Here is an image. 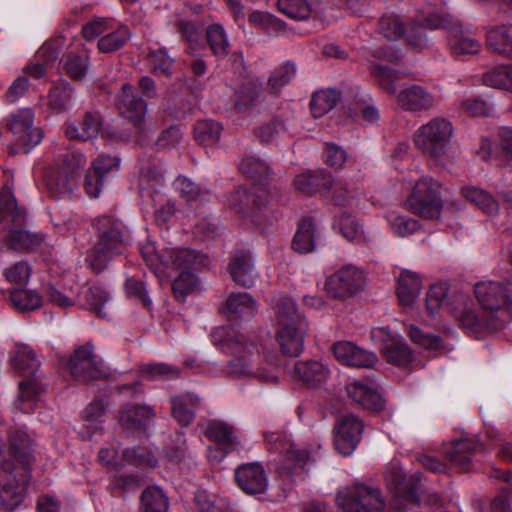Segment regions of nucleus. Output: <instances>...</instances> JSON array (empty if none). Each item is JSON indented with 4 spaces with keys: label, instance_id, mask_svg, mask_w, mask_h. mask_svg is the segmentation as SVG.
<instances>
[{
    "label": "nucleus",
    "instance_id": "e433bc0d",
    "mask_svg": "<svg viewBox=\"0 0 512 512\" xmlns=\"http://www.w3.org/2000/svg\"><path fill=\"white\" fill-rule=\"evenodd\" d=\"M421 290V279L410 270L400 272L397 281V296L403 306L414 303Z\"/></svg>",
    "mask_w": 512,
    "mask_h": 512
},
{
    "label": "nucleus",
    "instance_id": "b1692460",
    "mask_svg": "<svg viewBox=\"0 0 512 512\" xmlns=\"http://www.w3.org/2000/svg\"><path fill=\"white\" fill-rule=\"evenodd\" d=\"M228 272L232 280L245 288H251L257 279L253 258L248 251H236L232 254Z\"/></svg>",
    "mask_w": 512,
    "mask_h": 512
},
{
    "label": "nucleus",
    "instance_id": "6ab92c4d",
    "mask_svg": "<svg viewBox=\"0 0 512 512\" xmlns=\"http://www.w3.org/2000/svg\"><path fill=\"white\" fill-rule=\"evenodd\" d=\"M332 353L343 365L356 368H371L377 363L375 353L365 350L350 341H339L333 344Z\"/></svg>",
    "mask_w": 512,
    "mask_h": 512
},
{
    "label": "nucleus",
    "instance_id": "774afa93",
    "mask_svg": "<svg viewBox=\"0 0 512 512\" xmlns=\"http://www.w3.org/2000/svg\"><path fill=\"white\" fill-rule=\"evenodd\" d=\"M207 41L214 55L224 57L227 54L228 39L222 26L214 24L207 29Z\"/></svg>",
    "mask_w": 512,
    "mask_h": 512
},
{
    "label": "nucleus",
    "instance_id": "3c124183",
    "mask_svg": "<svg viewBox=\"0 0 512 512\" xmlns=\"http://www.w3.org/2000/svg\"><path fill=\"white\" fill-rule=\"evenodd\" d=\"M168 499L158 487H149L141 495V512H168Z\"/></svg>",
    "mask_w": 512,
    "mask_h": 512
},
{
    "label": "nucleus",
    "instance_id": "4d7b16f0",
    "mask_svg": "<svg viewBox=\"0 0 512 512\" xmlns=\"http://www.w3.org/2000/svg\"><path fill=\"white\" fill-rule=\"evenodd\" d=\"M315 0H278L277 5L281 13L296 20L309 17Z\"/></svg>",
    "mask_w": 512,
    "mask_h": 512
},
{
    "label": "nucleus",
    "instance_id": "680f3d73",
    "mask_svg": "<svg viewBox=\"0 0 512 512\" xmlns=\"http://www.w3.org/2000/svg\"><path fill=\"white\" fill-rule=\"evenodd\" d=\"M248 20L251 24L263 29L269 35H277L284 31L285 28L284 23L280 19L263 11H253L249 15Z\"/></svg>",
    "mask_w": 512,
    "mask_h": 512
},
{
    "label": "nucleus",
    "instance_id": "5fc2aeb1",
    "mask_svg": "<svg viewBox=\"0 0 512 512\" xmlns=\"http://www.w3.org/2000/svg\"><path fill=\"white\" fill-rule=\"evenodd\" d=\"M194 504L199 512H238L227 499L212 500L205 491H198L195 494Z\"/></svg>",
    "mask_w": 512,
    "mask_h": 512
},
{
    "label": "nucleus",
    "instance_id": "f3484780",
    "mask_svg": "<svg viewBox=\"0 0 512 512\" xmlns=\"http://www.w3.org/2000/svg\"><path fill=\"white\" fill-rule=\"evenodd\" d=\"M364 425L360 418L354 414L341 416L335 424L334 444L336 450L347 456L357 447Z\"/></svg>",
    "mask_w": 512,
    "mask_h": 512
},
{
    "label": "nucleus",
    "instance_id": "6e6d98bb",
    "mask_svg": "<svg viewBox=\"0 0 512 512\" xmlns=\"http://www.w3.org/2000/svg\"><path fill=\"white\" fill-rule=\"evenodd\" d=\"M10 301L18 311L38 309L42 303V296L34 290L15 289L10 293Z\"/></svg>",
    "mask_w": 512,
    "mask_h": 512
},
{
    "label": "nucleus",
    "instance_id": "8fccbe9b",
    "mask_svg": "<svg viewBox=\"0 0 512 512\" xmlns=\"http://www.w3.org/2000/svg\"><path fill=\"white\" fill-rule=\"evenodd\" d=\"M130 37L128 27L120 25L117 29L104 33L98 41V48L103 53H112L122 48Z\"/></svg>",
    "mask_w": 512,
    "mask_h": 512
},
{
    "label": "nucleus",
    "instance_id": "aec40b11",
    "mask_svg": "<svg viewBox=\"0 0 512 512\" xmlns=\"http://www.w3.org/2000/svg\"><path fill=\"white\" fill-rule=\"evenodd\" d=\"M235 481L249 495L263 494L268 488V476L260 463H246L235 470Z\"/></svg>",
    "mask_w": 512,
    "mask_h": 512
},
{
    "label": "nucleus",
    "instance_id": "052dcab7",
    "mask_svg": "<svg viewBox=\"0 0 512 512\" xmlns=\"http://www.w3.org/2000/svg\"><path fill=\"white\" fill-rule=\"evenodd\" d=\"M296 75V67L291 62H285L273 70L268 78V89L271 93L277 94Z\"/></svg>",
    "mask_w": 512,
    "mask_h": 512
},
{
    "label": "nucleus",
    "instance_id": "72a5a7b5",
    "mask_svg": "<svg viewBox=\"0 0 512 512\" xmlns=\"http://www.w3.org/2000/svg\"><path fill=\"white\" fill-rule=\"evenodd\" d=\"M262 82L258 78L246 80L235 93V107L240 112H246L256 106L262 97Z\"/></svg>",
    "mask_w": 512,
    "mask_h": 512
},
{
    "label": "nucleus",
    "instance_id": "7ed1b4c3",
    "mask_svg": "<svg viewBox=\"0 0 512 512\" xmlns=\"http://www.w3.org/2000/svg\"><path fill=\"white\" fill-rule=\"evenodd\" d=\"M275 315V338L280 351L287 356L297 357L304 350V338L308 323L296 307L295 302L287 296L280 295L273 299Z\"/></svg>",
    "mask_w": 512,
    "mask_h": 512
},
{
    "label": "nucleus",
    "instance_id": "4c0bfd02",
    "mask_svg": "<svg viewBox=\"0 0 512 512\" xmlns=\"http://www.w3.org/2000/svg\"><path fill=\"white\" fill-rule=\"evenodd\" d=\"M328 184H331V175L325 172H305L294 178L295 188L306 195H312L316 192L326 193Z\"/></svg>",
    "mask_w": 512,
    "mask_h": 512
},
{
    "label": "nucleus",
    "instance_id": "a211bd4d",
    "mask_svg": "<svg viewBox=\"0 0 512 512\" xmlns=\"http://www.w3.org/2000/svg\"><path fill=\"white\" fill-rule=\"evenodd\" d=\"M346 391L348 397L365 410L376 412L384 408L385 403L378 384L371 378L351 381L346 385Z\"/></svg>",
    "mask_w": 512,
    "mask_h": 512
},
{
    "label": "nucleus",
    "instance_id": "423d86ee",
    "mask_svg": "<svg viewBox=\"0 0 512 512\" xmlns=\"http://www.w3.org/2000/svg\"><path fill=\"white\" fill-rule=\"evenodd\" d=\"M453 136V124L447 118L435 117L415 131L413 142L425 157L439 163L446 157Z\"/></svg>",
    "mask_w": 512,
    "mask_h": 512
},
{
    "label": "nucleus",
    "instance_id": "58836bf2",
    "mask_svg": "<svg viewBox=\"0 0 512 512\" xmlns=\"http://www.w3.org/2000/svg\"><path fill=\"white\" fill-rule=\"evenodd\" d=\"M41 388L36 379H29L19 383V396L14 405L23 413H31L40 401Z\"/></svg>",
    "mask_w": 512,
    "mask_h": 512
},
{
    "label": "nucleus",
    "instance_id": "393cba45",
    "mask_svg": "<svg viewBox=\"0 0 512 512\" xmlns=\"http://www.w3.org/2000/svg\"><path fill=\"white\" fill-rule=\"evenodd\" d=\"M257 312L258 303L247 292H232L226 299L224 314L230 321L250 320Z\"/></svg>",
    "mask_w": 512,
    "mask_h": 512
},
{
    "label": "nucleus",
    "instance_id": "603ef678",
    "mask_svg": "<svg viewBox=\"0 0 512 512\" xmlns=\"http://www.w3.org/2000/svg\"><path fill=\"white\" fill-rule=\"evenodd\" d=\"M164 183L162 170L157 163L142 164L139 186L142 191H157Z\"/></svg>",
    "mask_w": 512,
    "mask_h": 512
},
{
    "label": "nucleus",
    "instance_id": "7c9ffc66",
    "mask_svg": "<svg viewBox=\"0 0 512 512\" xmlns=\"http://www.w3.org/2000/svg\"><path fill=\"white\" fill-rule=\"evenodd\" d=\"M169 270H196L207 264V257L196 250L183 247L166 248Z\"/></svg>",
    "mask_w": 512,
    "mask_h": 512
},
{
    "label": "nucleus",
    "instance_id": "f704fd0d",
    "mask_svg": "<svg viewBox=\"0 0 512 512\" xmlns=\"http://www.w3.org/2000/svg\"><path fill=\"white\" fill-rule=\"evenodd\" d=\"M140 253L145 263L159 279L169 277V261L166 260V248L159 251L155 243L145 241L140 246Z\"/></svg>",
    "mask_w": 512,
    "mask_h": 512
},
{
    "label": "nucleus",
    "instance_id": "37998d69",
    "mask_svg": "<svg viewBox=\"0 0 512 512\" xmlns=\"http://www.w3.org/2000/svg\"><path fill=\"white\" fill-rule=\"evenodd\" d=\"M340 99V93L335 89H322L315 92L310 100V110L315 118H320L331 111Z\"/></svg>",
    "mask_w": 512,
    "mask_h": 512
},
{
    "label": "nucleus",
    "instance_id": "79ce46f5",
    "mask_svg": "<svg viewBox=\"0 0 512 512\" xmlns=\"http://www.w3.org/2000/svg\"><path fill=\"white\" fill-rule=\"evenodd\" d=\"M461 193L463 197L488 215L497 214L499 205L493 196L477 186H465Z\"/></svg>",
    "mask_w": 512,
    "mask_h": 512
},
{
    "label": "nucleus",
    "instance_id": "a19ab883",
    "mask_svg": "<svg viewBox=\"0 0 512 512\" xmlns=\"http://www.w3.org/2000/svg\"><path fill=\"white\" fill-rule=\"evenodd\" d=\"M326 192H330L331 199L337 206L350 207L358 203L359 191L354 183L331 179Z\"/></svg>",
    "mask_w": 512,
    "mask_h": 512
},
{
    "label": "nucleus",
    "instance_id": "de8ad7c7",
    "mask_svg": "<svg viewBox=\"0 0 512 512\" xmlns=\"http://www.w3.org/2000/svg\"><path fill=\"white\" fill-rule=\"evenodd\" d=\"M222 130V124L217 121L211 119L200 120L195 124L194 136L201 145L211 146L219 141Z\"/></svg>",
    "mask_w": 512,
    "mask_h": 512
},
{
    "label": "nucleus",
    "instance_id": "f8f14e48",
    "mask_svg": "<svg viewBox=\"0 0 512 512\" xmlns=\"http://www.w3.org/2000/svg\"><path fill=\"white\" fill-rule=\"evenodd\" d=\"M366 284L365 273L359 267L346 264L326 277L325 290L336 299H347L360 293Z\"/></svg>",
    "mask_w": 512,
    "mask_h": 512
},
{
    "label": "nucleus",
    "instance_id": "ea45409f",
    "mask_svg": "<svg viewBox=\"0 0 512 512\" xmlns=\"http://www.w3.org/2000/svg\"><path fill=\"white\" fill-rule=\"evenodd\" d=\"M10 362L17 372L27 376L34 375L40 365L35 352L27 345H16Z\"/></svg>",
    "mask_w": 512,
    "mask_h": 512
},
{
    "label": "nucleus",
    "instance_id": "4be33fe9",
    "mask_svg": "<svg viewBox=\"0 0 512 512\" xmlns=\"http://www.w3.org/2000/svg\"><path fill=\"white\" fill-rule=\"evenodd\" d=\"M120 161L117 157L100 155L94 160L85 180V190L90 197L96 198L101 192L106 176L117 171Z\"/></svg>",
    "mask_w": 512,
    "mask_h": 512
},
{
    "label": "nucleus",
    "instance_id": "69168bd1",
    "mask_svg": "<svg viewBox=\"0 0 512 512\" xmlns=\"http://www.w3.org/2000/svg\"><path fill=\"white\" fill-rule=\"evenodd\" d=\"M193 270H183L172 282V290L178 300H185L197 286L198 279Z\"/></svg>",
    "mask_w": 512,
    "mask_h": 512
},
{
    "label": "nucleus",
    "instance_id": "f257e3e1",
    "mask_svg": "<svg viewBox=\"0 0 512 512\" xmlns=\"http://www.w3.org/2000/svg\"><path fill=\"white\" fill-rule=\"evenodd\" d=\"M211 340L215 346L232 354L224 367V373L228 377L268 384L278 381L275 367L268 364L262 356V337L242 333L232 326H221L212 331Z\"/></svg>",
    "mask_w": 512,
    "mask_h": 512
},
{
    "label": "nucleus",
    "instance_id": "09e8293b",
    "mask_svg": "<svg viewBox=\"0 0 512 512\" xmlns=\"http://www.w3.org/2000/svg\"><path fill=\"white\" fill-rule=\"evenodd\" d=\"M289 131L287 120L274 118L256 130V136L266 144H276Z\"/></svg>",
    "mask_w": 512,
    "mask_h": 512
},
{
    "label": "nucleus",
    "instance_id": "f03ea898",
    "mask_svg": "<svg viewBox=\"0 0 512 512\" xmlns=\"http://www.w3.org/2000/svg\"><path fill=\"white\" fill-rule=\"evenodd\" d=\"M475 296L481 307L464 309L459 315L461 327L470 335L501 329L511 315L512 296L500 282L482 281L475 285Z\"/></svg>",
    "mask_w": 512,
    "mask_h": 512
},
{
    "label": "nucleus",
    "instance_id": "6e6552de",
    "mask_svg": "<svg viewBox=\"0 0 512 512\" xmlns=\"http://www.w3.org/2000/svg\"><path fill=\"white\" fill-rule=\"evenodd\" d=\"M445 15L429 16L423 20L412 23L409 28H405L399 16L395 14H385L381 17L378 24V31L388 40H398L406 35L408 44L416 49H422L426 45V38L423 29H437L445 27L448 24Z\"/></svg>",
    "mask_w": 512,
    "mask_h": 512
},
{
    "label": "nucleus",
    "instance_id": "9d476101",
    "mask_svg": "<svg viewBox=\"0 0 512 512\" xmlns=\"http://www.w3.org/2000/svg\"><path fill=\"white\" fill-rule=\"evenodd\" d=\"M440 188L441 184L432 177L420 178L406 199L407 210L424 219H438L443 208Z\"/></svg>",
    "mask_w": 512,
    "mask_h": 512
},
{
    "label": "nucleus",
    "instance_id": "bf43d9fd",
    "mask_svg": "<svg viewBox=\"0 0 512 512\" xmlns=\"http://www.w3.org/2000/svg\"><path fill=\"white\" fill-rule=\"evenodd\" d=\"M140 372L148 380H171L180 376L177 366L166 363H146L140 366Z\"/></svg>",
    "mask_w": 512,
    "mask_h": 512
},
{
    "label": "nucleus",
    "instance_id": "e2e57ef3",
    "mask_svg": "<svg viewBox=\"0 0 512 512\" xmlns=\"http://www.w3.org/2000/svg\"><path fill=\"white\" fill-rule=\"evenodd\" d=\"M49 108L54 112L64 111L72 106L74 90L70 85H59L49 92Z\"/></svg>",
    "mask_w": 512,
    "mask_h": 512
},
{
    "label": "nucleus",
    "instance_id": "0eeeda50",
    "mask_svg": "<svg viewBox=\"0 0 512 512\" xmlns=\"http://www.w3.org/2000/svg\"><path fill=\"white\" fill-rule=\"evenodd\" d=\"M85 163L84 154L67 151L61 163L49 166L44 173V184L49 195L56 199L69 196L77 184L78 171Z\"/></svg>",
    "mask_w": 512,
    "mask_h": 512
},
{
    "label": "nucleus",
    "instance_id": "0e129e2a",
    "mask_svg": "<svg viewBox=\"0 0 512 512\" xmlns=\"http://www.w3.org/2000/svg\"><path fill=\"white\" fill-rule=\"evenodd\" d=\"M85 299L88 305L99 316L105 318L108 312L104 309L105 304L111 300V294L102 285L94 284L86 290Z\"/></svg>",
    "mask_w": 512,
    "mask_h": 512
},
{
    "label": "nucleus",
    "instance_id": "ddd939ff",
    "mask_svg": "<svg viewBox=\"0 0 512 512\" xmlns=\"http://www.w3.org/2000/svg\"><path fill=\"white\" fill-rule=\"evenodd\" d=\"M269 193L266 188L254 186L251 191L239 187L227 199L228 206L236 213L249 217L255 224H260L258 216L267 211Z\"/></svg>",
    "mask_w": 512,
    "mask_h": 512
},
{
    "label": "nucleus",
    "instance_id": "a18cd8bd",
    "mask_svg": "<svg viewBox=\"0 0 512 512\" xmlns=\"http://www.w3.org/2000/svg\"><path fill=\"white\" fill-rule=\"evenodd\" d=\"M239 170L248 178L258 181L259 187L266 188L269 175L267 163L253 156H246L241 160Z\"/></svg>",
    "mask_w": 512,
    "mask_h": 512
},
{
    "label": "nucleus",
    "instance_id": "c756f323",
    "mask_svg": "<svg viewBox=\"0 0 512 512\" xmlns=\"http://www.w3.org/2000/svg\"><path fill=\"white\" fill-rule=\"evenodd\" d=\"M293 376L307 387H319L329 378L330 369L319 360L298 361Z\"/></svg>",
    "mask_w": 512,
    "mask_h": 512
},
{
    "label": "nucleus",
    "instance_id": "473e14b6",
    "mask_svg": "<svg viewBox=\"0 0 512 512\" xmlns=\"http://www.w3.org/2000/svg\"><path fill=\"white\" fill-rule=\"evenodd\" d=\"M172 415L181 426H188L200 406V399L192 393H184L171 399Z\"/></svg>",
    "mask_w": 512,
    "mask_h": 512
},
{
    "label": "nucleus",
    "instance_id": "2f4dec72",
    "mask_svg": "<svg viewBox=\"0 0 512 512\" xmlns=\"http://www.w3.org/2000/svg\"><path fill=\"white\" fill-rule=\"evenodd\" d=\"M206 435L211 441L218 445L223 451V454L234 450L239 444V439L235 434L234 428L223 421H209L206 428ZM221 457H224V455Z\"/></svg>",
    "mask_w": 512,
    "mask_h": 512
},
{
    "label": "nucleus",
    "instance_id": "5701e85b",
    "mask_svg": "<svg viewBox=\"0 0 512 512\" xmlns=\"http://www.w3.org/2000/svg\"><path fill=\"white\" fill-rule=\"evenodd\" d=\"M117 107L120 114L130 120L136 127H140L144 120L147 105L145 101L134 93L130 84H123L117 98Z\"/></svg>",
    "mask_w": 512,
    "mask_h": 512
},
{
    "label": "nucleus",
    "instance_id": "13d9d810",
    "mask_svg": "<svg viewBox=\"0 0 512 512\" xmlns=\"http://www.w3.org/2000/svg\"><path fill=\"white\" fill-rule=\"evenodd\" d=\"M105 407L100 400L92 401L83 411L84 425L88 431V437L102 429L104 422Z\"/></svg>",
    "mask_w": 512,
    "mask_h": 512
},
{
    "label": "nucleus",
    "instance_id": "4468645a",
    "mask_svg": "<svg viewBox=\"0 0 512 512\" xmlns=\"http://www.w3.org/2000/svg\"><path fill=\"white\" fill-rule=\"evenodd\" d=\"M94 347L87 343L77 348L69 360L71 375L80 382L97 380L107 375L103 360L93 353Z\"/></svg>",
    "mask_w": 512,
    "mask_h": 512
},
{
    "label": "nucleus",
    "instance_id": "a878e982",
    "mask_svg": "<svg viewBox=\"0 0 512 512\" xmlns=\"http://www.w3.org/2000/svg\"><path fill=\"white\" fill-rule=\"evenodd\" d=\"M386 481L389 485H393L397 490V494L391 504L393 512H408L412 506L419 504V497L416 488L405 491V476L400 469H391L386 473Z\"/></svg>",
    "mask_w": 512,
    "mask_h": 512
},
{
    "label": "nucleus",
    "instance_id": "20e7f679",
    "mask_svg": "<svg viewBox=\"0 0 512 512\" xmlns=\"http://www.w3.org/2000/svg\"><path fill=\"white\" fill-rule=\"evenodd\" d=\"M93 225L97 243L88 252L86 261L93 271L99 273L115 256L125 252L130 238L123 223L113 216H99Z\"/></svg>",
    "mask_w": 512,
    "mask_h": 512
},
{
    "label": "nucleus",
    "instance_id": "c03bdc74",
    "mask_svg": "<svg viewBox=\"0 0 512 512\" xmlns=\"http://www.w3.org/2000/svg\"><path fill=\"white\" fill-rule=\"evenodd\" d=\"M174 187L187 204L203 203L211 197L209 190L200 188L196 183L184 176H180L174 181Z\"/></svg>",
    "mask_w": 512,
    "mask_h": 512
},
{
    "label": "nucleus",
    "instance_id": "c85d7f7f",
    "mask_svg": "<svg viewBox=\"0 0 512 512\" xmlns=\"http://www.w3.org/2000/svg\"><path fill=\"white\" fill-rule=\"evenodd\" d=\"M101 126L102 118L99 112L87 111L79 125L66 122L63 131L70 140L88 141L98 136Z\"/></svg>",
    "mask_w": 512,
    "mask_h": 512
},
{
    "label": "nucleus",
    "instance_id": "cd10ccee",
    "mask_svg": "<svg viewBox=\"0 0 512 512\" xmlns=\"http://www.w3.org/2000/svg\"><path fill=\"white\" fill-rule=\"evenodd\" d=\"M396 97L398 105L411 112L428 111L436 104L434 95L419 85H412L400 90Z\"/></svg>",
    "mask_w": 512,
    "mask_h": 512
},
{
    "label": "nucleus",
    "instance_id": "9b49d317",
    "mask_svg": "<svg viewBox=\"0 0 512 512\" xmlns=\"http://www.w3.org/2000/svg\"><path fill=\"white\" fill-rule=\"evenodd\" d=\"M336 503L345 512H382L385 501L378 488L355 483L336 496Z\"/></svg>",
    "mask_w": 512,
    "mask_h": 512
},
{
    "label": "nucleus",
    "instance_id": "338daca9",
    "mask_svg": "<svg viewBox=\"0 0 512 512\" xmlns=\"http://www.w3.org/2000/svg\"><path fill=\"white\" fill-rule=\"evenodd\" d=\"M386 360L396 366H406L412 360L410 348L401 342H392L383 348Z\"/></svg>",
    "mask_w": 512,
    "mask_h": 512
},
{
    "label": "nucleus",
    "instance_id": "864d4df0",
    "mask_svg": "<svg viewBox=\"0 0 512 512\" xmlns=\"http://www.w3.org/2000/svg\"><path fill=\"white\" fill-rule=\"evenodd\" d=\"M391 231L398 237H408L417 232L421 225L420 223L406 215H398L394 212H389L385 216Z\"/></svg>",
    "mask_w": 512,
    "mask_h": 512
},
{
    "label": "nucleus",
    "instance_id": "1a4fd4ad",
    "mask_svg": "<svg viewBox=\"0 0 512 512\" xmlns=\"http://www.w3.org/2000/svg\"><path fill=\"white\" fill-rule=\"evenodd\" d=\"M264 438L269 450L280 454L278 472L281 476L303 477V470L311 459L312 452L298 447L288 435L280 431H268Z\"/></svg>",
    "mask_w": 512,
    "mask_h": 512
},
{
    "label": "nucleus",
    "instance_id": "2eb2a0df",
    "mask_svg": "<svg viewBox=\"0 0 512 512\" xmlns=\"http://www.w3.org/2000/svg\"><path fill=\"white\" fill-rule=\"evenodd\" d=\"M34 113L29 108L19 109L8 117V125L16 144L28 153L42 140V131L33 125Z\"/></svg>",
    "mask_w": 512,
    "mask_h": 512
},
{
    "label": "nucleus",
    "instance_id": "dca6fc26",
    "mask_svg": "<svg viewBox=\"0 0 512 512\" xmlns=\"http://www.w3.org/2000/svg\"><path fill=\"white\" fill-rule=\"evenodd\" d=\"M372 57L374 60H370V73L378 81L382 89L389 94H395V81L400 78V73L397 70L378 63V61L394 63L400 58L398 51H396L392 45L378 47L373 50Z\"/></svg>",
    "mask_w": 512,
    "mask_h": 512
},
{
    "label": "nucleus",
    "instance_id": "c9c22d12",
    "mask_svg": "<svg viewBox=\"0 0 512 512\" xmlns=\"http://www.w3.org/2000/svg\"><path fill=\"white\" fill-rule=\"evenodd\" d=\"M486 45L494 53L512 57V25L489 29L486 34Z\"/></svg>",
    "mask_w": 512,
    "mask_h": 512
},
{
    "label": "nucleus",
    "instance_id": "412c9836",
    "mask_svg": "<svg viewBox=\"0 0 512 512\" xmlns=\"http://www.w3.org/2000/svg\"><path fill=\"white\" fill-rule=\"evenodd\" d=\"M156 417L154 408L147 404H126L119 411V424L129 432L146 430Z\"/></svg>",
    "mask_w": 512,
    "mask_h": 512
},
{
    "label": "nucleus",
    "instance_id": "49530a36",
    "mask_svg": "<svg viewBox=\"0 0 512 512\" xmlns=\"http://www.w3.org/2000/svg\"><path fill=\"white\" fill-rule=\"evenodd\" d=\"M292 247L295 251L306 254L315 248V225L311 219H304L298 226L293 238Z\"/></svg>",
    "mask_w": 512,
    "mask_h": 512
},
{
    "label": "nucleus",
    "instance_id": "bb28decb",
    "mask_svg": "<svg viewBox=\"0 0 512 512\" xmlns=\"http://www.w3.org/2000/svg\"><path fill=\"white\" fill-rule=\"evenodd\" d=\"M483 449L482 444L474 438H463L452 442L445 449V456L449 463L461 471L469 469L475 453Z\"/></svg>",
    "mask_w": 512,
    "mask_h": 512
},
{
    "label": "nucleus",
    "instance_id": "39448f33",
    "mask_svg": "<svg viewBox=\"0 0 512 512\" xmlns=\"http://www.w3.org/2000/svg\"><path fill=\"white\" fill-rule=\"evenodd\" d=\"M25 221V210L18 207L11 189L4 187L1 191L0 226L7 231L4 237L8 249L28 250L40 243L37 236L23 229Z\"/></svg>",
    "mask_w": 512,
    "mask_h": 512
}]
</instances>
